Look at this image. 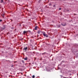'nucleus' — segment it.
I'll use <instances>...</instances> for the list:
<instances>
[{
	"mask_svg": "<svg viewBox=\"0 0 78 78\" xmlns=\"http://www.w3.org/2000/svg\"><path fill=\"white\" fill-rule=\"evenodd\" d=\"M27 49H28V48H27V47H26L23 48V51H24L25 52L27 51Z\"/></svg>",
	"mask_w": 78,
	"mask_h": 78,
	"instance_id": "obj_1",
	"label": "nucleus"
},
{
	"mask_svg": "<svg viewBox=\"0 0 78 78\" xmlns=\"http://www.w3.org/2000/svg\"><path fill=\"white\" fill-rule=\"evenodd\" d=\"M43 35H44V36H46V37H48V35H47V34H45V32H44L43 33Z\"/></svg>",
	"mask_w": 78,
	"mask_h": 78,
	"instance_id": "obj_2",
	"label": "nucleus"
},
{
	"mask_svg": "<svg viewBox=\"0 0 78 78\" xmlns=\"http://www.w3.org/2000/svg\"><path fill=\"white\" fill-rule=\"evenodd\" d=\"M27 31H24L23 32V34H25L26 33H27Z\"/></svg>",
	"mask_w": 78,
	"mask_h": 78,
	"instance_id": "obj_3",
	"label": "nucleus"
},
{
	"mask_svg": "<svg viewBox=\"0 0 78 78\" xmlns=\"http://www.w3.org/2000/svg\"><path fill=\"white\" fill-rule=\"evenodd\" d=\"M27 59H28L27 57H26L25 58H24V59L25 61H27Z\"/></svg>",
	"mask_w": 78,
	"mask_h": 78,
	"instance_id": "obj_4",
	"label": "nucleus"
},
{
	"mask_svg": "<svg viewBox=\"0 0 78 78\" xmlns=\"http://www.w3.org/2000/svg\"><path fill=\"white\" fill-rule=\"evenodd\" d=\"M41 30H39L38 31V32H37V33L38 34H40V33H41Z\"/></svg>",
	"mask_w": 78,
	"mask_h": 78,
	"instance_id": "obj_5",
	"label": "nucleus"
},
{
	"mask_svg": "<svg viewBox=\"0 0 78 78\" xmlns=\"http://www.w3.org/2000/svg\"><path fill=\"white\" fill-rule=\"evenodd\" d=\"M37 27H38L36 26L35 27L34 30H37Z\"/></svg>",
	"mask_w": 78,
	"mask_h": 78,
	"instance_id": "obj_6",
	"label": "nucleus"
},
{
	"mask_svg": "<svg viewBox=\"0 0 78 78\" xmlns=\"http://www.w3.org/2000/svg\"><path fill=\"white\" fill-rule=\"evenodd\" d=\"M61 25H62V26H66V23H65L64 24H62Z\"/></svg>",
	"mask_w": 78,
	"mask_h": 78,
	"instance_id": "obj_7",
	"label": "nucleus"
},
{
	"mask_svg": "<svg viewBox=\"0 0 78 78\" xmlns=\"http://www.w3.org/2000/svg\"><path fill=\"white\" fill-rule=\"evenodd\" d=\"M32 78H35V76H34V75H33V76H32Z\"/></svg>",
	"mask_w": 78,
	"mask_h": 78,
	"instance_id": "obj_8",
	"label": "nucleus"
},
{
	"mask_svg": "<svg viewBox=\"0 0 78 78\" xmlns=\"http://www.w3.org/2000/svg\"><path fill=\"white\" fill-rule=\"evenodd\" d=\"M5 29V28H2V30H4V29Z\"/></svg>",
	"mask_w": 78,
	"mask_h": 78,
	"instance_id": "obj_9",
	"label": "nucleus"
},
{
	"mask_svg": "<svg viewBox=\"0 0 78 78\" xmlns=\"http://www.w3.org/2000/svg\"><path fill=\"white\" fill-rule=\"evenodd\" d=\"M1 3H3V0H1Z\"/></svg>",
	"mask_w": 78,
	"mask_h": 78,
	"instance_id": "obj_10",
	"label": "nucleus"
},
{
	"mask_svg": "<svg viewBox=\"0 0 78 78\" xmlns=\"http://www.w3.org/2000/svg\"><path fill=\"white\" fill-rule=\"evenodd\" d=\"M41 0H40L38 2L39 3H41Z\"/></svg>",
	"mask_w": 78,
	"mask_h": 78,
	"instance_id": "obj_11",
	"label": "nucleus"
},
{
	"mask_svg": "<svg viewBox=\"0 0 78 78\" xmlns=\"http://www.w3.org/2000/svg\"><path fill=\"white\" fill-rule=\"evenodd\" d=\"M59 10H61V8H60L59 9Z\"/></svg>",
	"mask_w": 78,
	"mask_h": 78,
	"instance_id": "obj_12",
	"label": "nucleus"
},
{
	"mask_svg": "<svg viewBox=\"0 0 78 78\" xmlns=\"http://www.w3.org/2000/svg\"><path fill=\"white\" fill-rule=\"evenodd\" d=\"M27 32H31V31H30V30H29L28 31H27Z\"/></svg>",
	"mask_w": 78,
	"mask_h": 78,
	"instance_id": "obj_13",
	"label": "nucleus"
},
{
	"mask_svg": "<svg viewBox=\"0 0 78 78\" xmlns=\"http://www.w3.org/2000/svg\"><path fill=\"white\" fill-rule=\"evenodd\" d=\"M2 22V20H0V22Z\"/></svg>",
	"mask_w": 78,
	"mask_h": 78,
	"instance_id": "obj_14",
	"label": "nucleus"
},
{
	"mask_svg": "<svg viewBox=\"0 0 78 78\" xmlns=\"http://www.w3.org/2000/svg\"><path fill=\"white\" fill-rule=\"evenodd\" d=\"M45 52H44V53H43L42 54V55H44V54H45Z\"/></svg>",
	"mask_w": 78,
	"mask_h": 78,
	"instance_id": "obj_15",
	"label": "nucleus"
},
{
	"mask_svg": "<svg viewBox=\"0 0 78 78\" xmlns=\"http://www.w3.org/2000/svg\"><path fill=\"white\" fill-rule=\"evenodd\" d=\"M53 7H55V5H53Z\"/></svg>",
	"mask_w": 78,
	"mask_h": 78,
	"instance_id": "obj_16",
	"label": "nucleus"
},
{
	"mask_svg": "<svg viewBox=\"0 0 78 78\" xmlns=\"http://www.w3.org/2000/svg\"><path fill=\"white\" fill-rule=\"evenodd\" d=\"M11 20L12 21V19H11Z\"/></svg>",
	"mask_w": 78,
	"mask_h": 78,
	"instance_id": "obj_17",
	"label": "nucleus"
},
{
	"mask_svg": "<svg viewBox=\"0 0 78 78\" xmlns=\"http://www.w3.org/2000/svg\"><path fill=\"white\" fill-rule=\"evenodd\" d=\"M59 27H60V25L59 26Z\"/></svg>",
	"mask_w": 78,
	"mask_h": 78,
	"instance_id": "obj_18",
	"label": "nucleus"
},
{
	"mask_svg": "<svg viewBox=\"0 0 78 78\" xmlns=\"http://www.w3.org/2000/svg\"><path fill=\"white\" fill-rule=\"evenodd\" d=\"M24 61H22V62H24Z\"/></svg>",
	"mask_w": 78,
	"mask_h": 78,
	"instance_id": "obj_19",
	"label": "nucleus"
},
{
	"mask_svg": "<svg viewBox=\"0 0 78 78\" xmlns=\"http://www.w3.org/2000/svg\"><path fill=\"white\" fill-rule=\"evenodd\" d=\"M13 65H12V67H13Z\"/></svg>",
	"mask_w": 78,
	"mask_h": 78,
	"instance_id": "obj_20",
	"label": "nucleus"
},
{
	"mask_svg": "<svg viewBox=\"0 0 78 78\" xmlns=\"http://www.w3.org/2000/svg\"><path fill=\"white\" fill-rule=\"evenodd\" d=\"M69 11V10H68V11Z\"/></svg>",
	"mask_w": 78,
	"mask_h": 78,
	"instance_id": "obj_21",
	"label": "nucleus"
}]
</instances>
